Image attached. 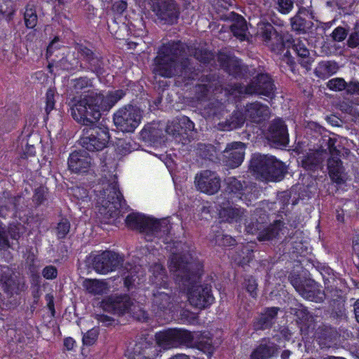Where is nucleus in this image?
<instances>
[{
  "label": "nucleus",
  "instance_id": "obj_4",
  "mask_svg": "<svg viewBox=\"0 0 359 359\" xmlns=\"http://www.w3.org/2000/svg\"><path fill=\"white\" fill-rule=\"evenodd\" d=\"M100 90L96 89L91 79L80 77L71 80L68 93L72 96L71 107L72 116L79 123L90 125L91 113L94 108L95 97L98 96Z\"/></svg>",
  "mask_w": 359,
  "mask_h": 359
},
{
  "label": "nucleus",
  "instance_id": "obj_60",
  "mask_svg": "<svg viewBox=\"0 0 359 359\" xmlns=\"http://www.w3.org/2000/svg\"><path fill=\"white\" fill-rule=\"evenodd\" d=\"M43 191L42 189L37 190L34 194V200L38 204H40L43 202Z\"/></svg>",
  "mask_w": 359,
  "mask_h": 359
},
{
  "label": "nucleus",
  "instance_id": "obj_42",
  "mask_svg": "<svg viewBox=\"0 0 359 359\" xmlns=\"http://www.w3.org/2000/svg\"><path fill=\"white\" fill-rule=\"evenodd\" d=\"M155 337H191L189 332L181 328H168L156 332Z\"/></svg>",
  "mask_w": 359,
  "mask_h": 359
},
{
  "label": "nucleus",
  "instance_id": "obj_2",
  "mask_svg": "<svg viewBox=\"0 0 359 359\" xmlns=\"http://www.w3.org/2000/svg\"><path fill=\"white\" fill-rule=\"evenodd\" d=\"M213 338H130L124 355L127 359H154L158 348H194L210 358L214 351Z\"/></svg>",
  "mask_w": 359,
  "mask_h": 359
},
{
  "label": "nucleus",
  "instance_id": "obj_5",
  "mask_svg": "<svg viewBox=\"0 0 359 359\" xmlns=\"http://www.w3.org/2000/svg\"><path fill=\"white\" fill-rule=\"evenodd\" d=\"M127 226L145 233V239L151 241L153 236L162 237L169 233L170 225L166 219L157 220L139 213H131L126 218Z\"/></svg>",
  "mask_w": 359,
  "mask_h": 359
},
{
  "label": "nucleus",
  "instance_id": "obj_54",
  "mask_svg": "<svg viewBox=\"0 0 359 359\" xmlns=\"http://www.w3.org/2000/svg\"><path fill=\"white\" fill-rule=\"evenodd\" d=\"M72 194L79 200L85 201L88 197V191L86 189L76 187L72 189Z\"/></svg>",
  "mask_w": 359,
  "mask_h": 359
},
{
  "label": "nucleus",
  "instance_id": "obj_49",
  "mask_svg": "<svg viewBox=\"0 0 359 359\" xmlns=\"http://www.w3.org/2000/svg\"><path fill=\"white\" fill-rule=\"evenodd\" d=\"M55 90L53 88H49L46 94V112L48 114L55 107Z\"/></svg>",
  "mask_w": 359,
  "mask_h": 359
},
{
  "label": "nucleus",
  "instance_id": "obj_50",
  "mask_svg": "<svg viewBox=\"0 0 359 359\" xmlns=\"http://www.w3.org/2000/svg\"><path fill=\"white\" fill-rule=\"evenodd\" d=\"M244 285L246 288V290L250 293V294L252 297H255L257 296V283L256 280L253 277H247L245 279Z\"/></svg>",
  "mask_w": 359,
  "mask_h": 359
},
{
  "label": "nucleus",
  "instance_id": "obj_61",
  "mask_svg": "<svg viewBox=\"0 0 359 359\" xmlns=\"http://www.w3.org/2000/svg\"><path fill=\"white\" fill-rule=\"evenodd\" d=\"M74 344V338H65L64 339V346L68 351L73 349Z\"/></svg>",
  "mask_w": 359,
  "mask_h": 359
},
{
  "label": "nucleus",
  "instance_id": "obj_40",
  "mask_svg": "<svg viewBox=\"0 0 359 359\" xmlns=\"http://www.w3.org/2000/svg\"><path fill=\"white\" fill-rule=\"evenodd\" d=\"M322 161L320 154L317 152L308 154L302 161V166L309 170L315 169Z\"/></svg>",
  "mask_w": 359,
  "mask_h": 359
},
{
  "label": "nucleus",
  "instance_id": "obj_27",
  "mask_svg": "<svg viewBox=\"0 0 359 359\" xmlns=\"http://www.w3.org/2000/svg\"><path fill=\"white\" fill-rule=\"evenodd\" d=\"M25 227L21 224H11L8 229L0 224V245L4 248H10L11 245L8 238V235L13 240H18L20 236L24 233Z\"/></svg>",
  "mask_w": 359,
  "mask_h": 359
},
{
  "label": "nucleus",
  "instance_id": "obj_7",
  "mask_svg": "<svg viewBox=\"0 0 359 359\" xmlns=\"http://www.w3.org/2000/svg\"><path fill=\"white\" fill-rule=\"evenodd\" d=\"M95 123L86 125L90 127L83 129V136L80 139L81 146L90 151L103 149L109 139L107 129L95 126Z\"/></svg>",
  "mask_w": 359,
  "mask_h": 359
},
{
  "label": "nucleus",
  "instance_id": "obj_3",
  "mask_svg": "<svg viewBox=\"0 0 359 359\" xmlns=\"http://www.w3.org/2000/svg\"><path fill=\"white\" fill-rule=\"evenodd\" d=\"M186 46L180 41L163 44L154 62L153 72L165 78L181 76L193 79L194 74L189 60L184 55Z\"/></svg>",
  "mask_w": 359,
  "mask_h": 359
},
{
  "label": "nucleus",
  "instance_id": "obj_59",
  "mask_svg": "<svg viewBox=\"0 0 359 359\" xmlns=\"http://www.w3.org/2000/svg\"><path fill=\"white\" fill-rule=\"evenodd\" d=\"M97 320L100 323H102L104 326H109L114 323V319L105 315L99 316Z\"/></svg>",
  "mask_w": 359,
  "mask_h": 359
},
{
  "label": "nucleus",
  "instance_id": "obj_31",
  "mask_svg": "<svg viewBox=\"0 0 359 359\" xmlns=\"http://www.w3.org/2000/svg\"><path fill=\"white\" fill-rule=\"evenodd\" d=\"M150 272L151 275L149 280L151 284L156 285V288L167 289L168 277L163 266L160 264H155L151 267Z\"/></svg>",
  "mask_w": 359,
  "mask_h": 359
},
{
  "label": "nucleus",
  "instance_id": "obj_17",
  "mask_svg": "<svg viewBox=\"0 0 359 359\" xmlns=\"http://www.w3.org/2000/svg\"><path fill=\"white\" fill-rule=\"evenodd\" d=\"M195 183L198 190L209 195L217 193L220 188V179L215 172L210 170H204L197 174Z\"/></svg>",
  "mask_w": 359,
  "mask_h": 359
},
{
  "label": "nucleus",
  "instance_id": "obj_55",
  "mask_svg": "<svg viewBox=\"0 0 359 359\" xmlns=\"http://www.w3.org/2000/svg\"><path fill=\"white\" fill-rule=\"evenodd\" d=\"M332 38L334 41H341L347 36V32L344 27H338L332 32Z\"/></svg>",
  "mask_w": 359,
  "mask_h": 359
},
{
  "label": "nucleus",
  "instance_id": "obj_33",
  "mask_svg": "<svg viewBox=\"0 0 359 359\" xmlns=\"http://www.w3.org/2000/svg\"><path fill=\"white\" fill-rule=\"evenodd\" d=\"M338 70V65L334 62H320L315 69L316 75L321 79L327 78L335 74Z\"/></svg>",
  "mask_w": 359,
  "mask_h": 359
},
{
  "label": "nucleus",
  "instance_id": "obj_14",
  "mask_svg": "<svg viewBox=\"0 0 359 359\" xmlns=\"http://www.w3.org/2000/svg\"><path fill=\"white\" fill-rule=\"evenodd\" d=\"M291 283L296 291L307 300L321 302L325 298L324 292L313 280H307L302 282L299 278H294L291 279Z\"/></svg>",
  "mask_w": 359,
  "mask_h": 359
},
{
  "label": "nucleus",
  "instance_id": "obj_30",
  "mask_svg": "<svg viewBox=\"0 0 359 359\" xmlns=\"http://www.w3.org/2000/svg\"><path fill=\"white\" fill-rule=\"evenodd\" d=\"M270 163L265 181L276 182L281 180L287 172L286 165L274 156H272Z\"/></svg>",
  "mask_w": 359,
  "mask_h": 359
},
{
  "label": "nucleus",
  "instance_id": "obj_46",
  "mask_svg": "<svg viewBox=\"0 0 359 359\" xmlns=\"http://www.w3.org/2000/svg\"><path fill=\"white\" fill-rule=\"evenodd\" d=\"M347 83L345 80L342 78H334L328 81L327 83V87L334 91H341L346 90Z\"/></svg>",
  "mask_w": 359,
  "mask_h": 359
},
{
  "label": "nucleus",
  "instance_id": "obj_24",
  "mask_svg": "<svg viewBox=\"0 0 359 359\" xmlns=\"http://www.w3.org/2000/svg\"><path fill=\"white\" fill-rule=\"evenodd\" d=\"M280 346L271 341L261 343L251 352L250 359H270L278 355Z\"/></svg>",
  "mask_w": 359,
  "mask_h": 359
},
{
  "label": "nucleus",
  "instance_id": "obj_39",
  "mask_svg": "<svg viewBox=\"0 0 359 359\" xmlns=\"http://www.w3.org/2000/svg\"><path fill=\"white\" fill-rule=\"evenodd\" d=\"M24 20L27 28L32 29L36 26L38 16L34 4H28L26 6L25 11L24 13Z\"/></svg>",
  "mask_w": 359,
  "mask_h": 359
},
{
  "label": "nucleus",
  "instance_id": "obj_19",
  "mask_svg": "<svg viewBox=\"0 0 359 359\" xmlns=\"http://www.w3.org/2000/svg\"><path fill=\"white\" fill-rule=\"evenodd\" d=\"M245 93L257 94L271 97L274 93V85L268 74H262L253 80L246 88Z\"/></svg>",
  "mask_w": 359,
  "mask_h": 359
},
{
  "label": "nucleus",
  "instance_id": "obj_22",
  "mask_svg": "<svg viewBox=\"0 0 359 359\" xmlns=\"http://www.w3.org/2000/svg\"><path fill=\"white\" fill-rule=\"evenodd\" d=\"M221 18L224 20L232 22L230 28L234 36L241 41L246 39L248 27L245 20L241 15L234 12H229L222 15Z\"/></svg>",
  "mask_w": 359,
  "mask_h": 359
},
{
  "label": "nucleus",
  "instance_id": "obj_35",
  "mask_svg": "<svg viewBox=\"0 0 359 359\" xmlns=\"http://www.w3.org/2000/svg\"><path fill=\"white\" fill-rule=\"evenodd\" d=\"M76 50L78 53L90 64L92 71L97 72L98 73L100 69V60L97 57H94L92 50L82 45H78Z\"/></svg>",
  "mask_w": 359,
  "mask_h": 359
},
{
  "label": "nucleus",
  "instance_id": "obj_36",
  "mask_svg": "<svg viewBox=\"0 0 359 359\" xmlns=\"http://www.w3.org/2000/svg\"><path fill=\"white\" fill-rule=\"evenodd\" d=\"M82 286L87 292L93 295L101 294L106 289L105 283L97 279L86 278L83 281Z\"/></svg>",
  "mask_w": 359,
  "mask_h": 359
},
{
  "label": "nucleus",
  "instance_id": "obj_1",
  "mask_svg": "<svg viewBox=\"0 0 359 359\" xmlns=\"http://www.w3.org/2000/svg\"><path fill=\"white\" fill-rule=\"evenodd\" d=\"M168 267L179 287L187 290L188 300L196 308L204 309L214 302L211 287L208 284L198 285L202 266L191 257L173 254Z\"/></svg>",
  "mask_w": 359,
  "mask_h": 359
},
{
  "label": "nucleus",
  "instance_id": "obj_8",
  "mask_svg": "<svg viewBox=\"0 0 359 359\" xmlns=\"http://www.w3.org/2000/svg\"><path fill=\"white\" fill-rule=\"evenodd\" d=\"M142 113L139 108L126 105L120 108L114 114V123L116 128L123 133H133L139 126Z\"/></svg>",
  "mask_w": 359,
  "mask_h": 359
},
{
  "label": "nucleus",
  "instance_id": "obj_29",
  "mask_svg": "<svg viewBox=\"0 0 359 359\" xmlns=\"http://www.w3.org/2000/svg\"><path fill=\"white\" fill-rule=\"evenodd\" d=\"M292 49L300 58L299 62L301 65L306 69H310L311 60L309 57V50L306 47V40L297 39L293 40Z\"/></svg>",
  "mask_w": 359,
  "mask_h": 359
},
{
  "label": "nucleus",
  "instance_id": "obj_11",
  "mask_svg": "<svg viewBox=\"0 0 359 359\" xmlns=\"http://www.w3.org/2000/svg\"><path fill=\"white\" fill-rule=\"evenodd\" d=\"M125 92L122 90H118L110 92L106 97L101 92H99L98 96L95 97L96 102L91 113V124L97 123L102 116V111H109L118 100L125 95Z\"/></svg>",
  "mask_w": 359,
  "mask_h": 359
},
{
  "label": "nucleus",
  "instance_id": "obj_52",
  "mask_svg": "<svg viewBox=\"0 0 359 359\" xmlns=\"http://www.w3.org/2000/svg\"><path fill=\"white\" fill-rule=\"evenodd\" d=\"M278 10L283 13H288L294 5V0H278Z\"/></svg>",
  "mask_w": 359,
  "mask_h": 359
},
{
  "label": "nucleus",
  "instance_id": "obj_20",
  "mask_svg": "<svg viewBox=\"0 0 359 359\" xmlns=\"http://www.w3.org/2000/svg\"><path fill=\"white\" fill-rule=\"evenodd\" d=\"M267 138L277 145L285 146L289 142L287 126L280 118L273 120L269 128Z\"/></svg>",
  "mask_w": 359,
  "mask_h": 359
},
{
  "label": "nucleus",
  "instance_id": "obj_62",
  "mask_svg": "<svg viewBox=\"0 0 359 359\" xmlns=\"http://www.w3.org/2000/svg\"><path fill=\"white\" fill-rule=\"evenodd\" d=\"M283 60L288 64L290 66H292L294 63V61L291 59L290 56V52L287 50V52L284 54Z\"/></svg>",
  "mask_w": 359,
  "mask_h": 359
},
{
  "label": "nucleus",
  "instance_id": "obj_25",
  "mask_svg": "<svg viewBox=\"0 0 359 359\" xmlns=\"http://www.w3.org/2000/svg\"><path fill=\"white\" fill-rule=\"evenodd\" d=\"M270 114L269 108L260 102H255L245 106V114L248 120L259 123L266 119Z\"/></svg>",
  "mask_w": 359,
  "mask_h": 359
},
{
  "label": "nucleus",
  "instance_id": "obj_18",
  "mask_svg": "<svg viewBox=\"0 0 359 359\" xmlns=\"http://www.w3.org/2000/svg\"><path fill=\"white\" fill-rule=\"evenodd\" d=\"M245 144L241 142H233L226 145L223 151V161L231 168L238 167L244 159Z\"/></svg>",
  "mask_w": 359,
  "mask_h": 359
},
{
  "label": "nucleus",
  "instance_id": "obj_45",
  "mask_svg": "<svg viewBox=\"0 0 359 359\" xmlns=\"http://www.w3.org/2000/svg\"><path fill=\"white\" fill-rule=\"evenodd\" d=\"M213 241L216 245L221 246H231L236 243L234 238L229 235H224L220 231L217 232Z\"/></svg>",
  "mask_w": 359,
  "mask_h": 359
},
{
  "label": "nucleus",
  "instance_id": "obj_10",
  "mask_svg": "<svg viewBox=\"0 0 359 359\" xmlns=\"http://www.w3.org/2000/svg\"><path fill=\"white\" fill-rule=\"evenodd\" d=\"M150 6L162 23L173 25L177 22L180 10L175 0H150Z\"/></svg>",
  "mask_w": 359,
  "mask_h": 359
},
{
  "label": "nucleus",
  "instance_id": "obj_13",
  "mask_svg": "<svg viewBox=\"0 0 359 359\" xmlns=\"http://www.w3.org/2000/svg\"><path fill=\"white\" fill-rule=\"evenodd\" d=\"M123 262V257L111 251H104L94 257L93 266L100 274H107L116 270Z\"/></svg>",
  "mask_w": 359,
  "mask_h": 359
},
{
  "label": "nucleus",
  "instance_id": "obj_51",
  "mask_svg": "<svg viewBox=\"0 0 359 359\" xmlns=\"http://www.w3.org/2000/svg\"><path fill=\"white\" fill-rule=\"evenodd\" d=\"M70 224L67 219H62L57 224L56 231L58 238H62L69 233Z\"/></svg>",
  "mask_w": 359,
  "mask_h": 359
},
{
  "label": "nucleus",
  "instance_id": "obj_48",
  "mask_svg": "<svg viewBox=\"0 0 359 359\" xmlns=\"http://www.w3.org/2000/svg\"><path fill=\"white\" fill-rule=\"evenodd\" d=\"M347 45L352 48L359 46V20L356 22L353 27V31L348 39Z\"/></svg>",
  "mask_w": 359,
  "mask_h": 359
},
{
  "label": "nucleus",
  "instance_id": "obj_41",
  "mask_svg": "<svg viewBox=\"0 0 359 359\" xmlns=\"http://www.w3.org/2000/svg\"><path fill=\"white\" fill-rule=\"evenodd\" d=\"M346 91L347 95L350 96L351 102L359 105V82L351 81L348 83Z\"/></svg>",
  "mask_w": 359,
  "mask_h": 359
},
{
  "label": "nucleus",
  "instance_id": "obj_58",
  "mask_svg": "<svg viewBox=\"0 0 359 359\" xmlns=\"http://www.w3.org/2000/svg\"><path fill=\"white\" fill-rule=\"evenodd\" d=\"M114 8L116 12L122 13L127 8V3L126 0H119L116 1L114 4Z\"/></svg>",
  "mask_w": 359,
  "mask_h": 359
},
{
  "label": "nucleus",
  "instance_id": "obj_63",
  "mask_svg": "<svg viewBox=\"0 0 359 359\" xmlns=\"http://www.w3.org/2000/svg\"><path fill=\"white\" fill-rule=\"evenodd\" d=\"M354 314L357 322L359 323V299L354 304Z\"/></svg>",
  "mask_w": 359,
  "mask_h": 359
},
{
  "label": "nucleus",
  "instance_id": "obj_6",
  "mask_svg": "<svg viewBox=\"0 0 359 359\" xmlns=\"http://www.w3.org/2000/svg\"><path fill=\"white\" fill-rule=\"evenodd\" d=\"M122 200L123 196L114 178L111 183L104 186L97 201L98 212L105 222H107V219L118 215Z\"/></svg>",
  "mask_w": 359,
  "mask_h": 359
},
{
  "label": "nucleus",
  "instance_id": "obj_64",
  "mask_svg": "<svg viewBox=\"0 0 359 359\" xmlns=\"http://www.w3.org/2000/svg\"><path fill=\"white\" fill-rule=\"evenodd\" d=\"M169 359H190L189 357L185 354H177Z\"/></svg>",
  "mask_w": 359,
  "mask_h": 359
},
{
  "label": "nucleus",
  "instance_id": "obj_57",
  "mask_svg": "<svg viewBox=\"0 0 359 359\" xmlns=\"http://www.w3.org/2000/svg\"><path fill=\"white\" fill-rule=\"evenodd\" d=\"M196 92L198 100H202L208 96L209 89L206 85H198L196 86Z\"/></svg>",
  "mask_w": 359,
  "mask_h": 359
},
{
  "label": "nucleus",
  "instance_id": "obj_9",
  "mask_svg": "<svg viewBox=\"0 0 359 359\" xmlns=\"http://www.w3.org/2000/svg\"><path fill=\"white\" fill-rule=\"evenodd\" d=\"M104 309L108 311L117 315H123L132 311L133 316L139 321H144L148 318L147 313L137 309V311H133L135 306L133 305L132 299L128 295L110 296L104 303Z\"/></svg>",
  "mask_w": 359,
  "mask_h": 359
},
{
  "label": "nucleus",
  "instance_id": "obj_32",
  "mask_svg": "<svg viewBox=\"0 0 359 359\" xmlns=\"http://www.w3.org/2000/svg\"><path fill=\"white\" fill-rule=\"evenodd\" d=\"M243 215V211L241 208L229 205L222 207L219 211V218L227 222H238Z\"/></svg>",
  "mask_w": 359,
  "mask_h": 359
},
{
  "label": "nucleus",
  "instance_id": "obj_47",
  "mask_svg": "<svg viewBox=\"0 0 359 359\" xmlns=\"http://www.w3.org/2000/svg\"><path fill=\"white\" fill-rule=\"evenodd\" d=\"M225 182L229 192L238 193L243 189V183L233 177H227Z\"/></svg>",
  "mask_w": 359,
  "mask_h": 359
},
{
  "label": "nucleus",
  "instance_id": "obj_53",
  "mask_svg": "<svg viewBox=\"0 0 359 359\" xmlns=\"http://www.w3.org/2000/svg\"><path fill=\"white\" fill-rule=\"evenodd\" d=\"M345 340L350 341H347L350 345V352L359 358V338H344L343 343Z\"/></svg>",
  "mask_w": 359,
  "mask_h": 359
},
{
  "label": "nucleus",
  "instance_id": "obj_23",
  "mask_svg": "<svg viewBox=\"0 0 359 359\" xmlns=\"http://www.w3.org/2000/svg\"><path fill=\"white\" fill-rule=\"evenodd\" d=\"M273 156L255 154L251 158L250 168L255 172L257 178L265 181L267 170L270 168V163Z\"/></svg>",
  "mask_w": 359,
  "mask_h": 359
},
{
  "label": "nucleus",
  "instance_id": "obj_21",
  "mask_svg": "<svg viewBox=\"0 0 359 359\" xmlns=\"http://www.w3.org/2000/svg\"><path fill=\"white\" fill-rule=\"evenodd\" d=\"M91 165V158L86 151H74L68 160L69 168L76 173L86 172Z\"/></svg>",
  "mask_w": 359,
  "mask_h": 359
},
{
  "label": "nucleus",
  "instance_id": "obj_15",
  "mask_svg": "<svg viewBox=\"0 0 359 359\" xmlns=\"http://www.w3.org/2000/svg\"><path fill=\"white\" fill-rule=\"evenodd\" d=\"M283 223L280 220L276 221L269 226L263 225L258 222H252L246 225V231L248 233L256 234L260 241H266L276 238L282 229Z\"/></svg>",
  "mask_w": 359,
  "mask_h": 359
},
{
  "label": "nucleus",
  "instance_id": "obj_34",
  "mask_svg": "<svg viewBox=\"0 0 359 359\" xmlns=\"http://www.w3.org/2000/svg\"><path fill=\"white\" fill-rule=\"evenodd\" d=\"M248 120L245 114L240 111H234L229 118L226 119L224 124V130H231L241 128L245 121Z\"/></svg>",
  "mask_w": 359,
  "mask_h": 359
},
{
  "label": "nucleus",
  "instance_id": "obj_38",
  "mask_svg": "<svg viewBox=\"0 0 359 359\" xmlns=\"http://www.w3.org/2000/svg\"><path fill=\"white\" fill-rule=\"evenodd\" d=\"M4 201L0 202V215L1 217H6L7 212L9 210H13L16 208L17 204L20 200V197H12L10 196L8 193L5 194Z\"/></svg>",
  "mask_w": 359,
  "mask_h": 359
},
{
  "label": "nucleus",
  "instance_id": "obj_37",
  "mask_svg": "<svg viewBox=\"0 0 359 359\" xmlns=\"http://www.w3.org/2000/svg\"><path fill=\"white\" fill-rule=\"evenodd\" d=\"M182 125H184L186 130H193L194 128V124L190 119L187 116L182 117L178 122H172L170 124L168 125L166 128V132L168 134H171L172 135H175L176 134L180 133V126Z\"/></svg>",
  "mask_w": 359,
  "mask_h": 359
},
{
  "label": "nucleus",
  "instance_id": "obj_26",
  "mask_svg": "<svg viewBox=\"0 0 359 359\" xmlns=\"http://www.w3.org/2000/svg\"><path fill=\"white\" fill-rule=\"evenodd\" d=\"M331 156L327 160L329 175L332 181L337 184L342 182L344 167L339 158V151L336 149L330 151Z\"/></svg>",
  "mask_w": 359,
  "mask_h": 359
},
{
  "label": "nucleus",
  "instance_id": "obj_43",
  "mask_svg": "<svg viewBox=\"0 0 359 359\" xmlns=\"http://www.w3.org/2000/svg\"><path fill=\"white\" fill-rule=\"evenodd\" d=\"M291 309L292 313L296 316L298 320L302 323L309 322L312 318L307 309L302 304H298L297 305V307L292 308Z\"/></svg>",
  "mask_w": 359,
  "mask_h": 359
},
{
  "label": "nucleus",
  "instance_id": "obj_44",
  "mask_svg": "<svg viewBox=\"0 0 359 359\" xmlns=\"http://www.w3.org/2000/svg\"><path fill=\"white\" fill-rule=\"evenodd\" d=\"M291 26L294 31L297 32H306L309 26L308 22L299 14L291 18Z\"/></svg>",
  "mask_w": 359,
  "mask_h": 359
},
{
  "label": "nucleus",
  "instance_id": "obj_16",
  "mask_svg": "<svg viewBox=\"0 0 359 359\" xmlns=\"http://www.w3.org/2000/svg\"><path fill=\"white\" fill-rule=\"evenodd\" d=\"M174 297L167 288H156L153 291L152 311L156 316H163L172 311L174 306Z\"/></svg>",
  "mask_w": 359,
  "mask_h": 359
},
{
  "label": "nucleus",
  "instance_id": "obj_28",
  "mask_svg": "<svg viewBox=\"0 0 359 359\" xmlns=\"http://www.w3.org/2000/svg\"><path fill=\"white\" fill-rule=\"evenodd\" d=\"M280 309L278 307L267 308L254 323V329L262 330L270 327L276 321L277 314Z\"/></svg>",
  "mask_w": 359,
  "mask_h": 359
},
{
  "label": "nucleus",
  "instance_id": "obj_56",
  "mask_svg": "<svg viewBox=\"0 0 359 359\" xmlns=\"http://www.w3.org/2000/svg\"><path fill=\"white\" fill-rule=\"evenodd\" d=\"M42 275L46 279H54L57 275V269L53 266H47L43 269Z\"/></svg>",
  "mask_w": 359,
  "mask_h": 359
},
{
  "label": "nucleus",
  "instance_id": "obj_12",
  "mask_svg": "<svg viewBox=\"0 0 359 359\" xmlns=\"http://www.w3.org/2000/svg\"><path fill=\"white\" fill-rule=\"evenodd\" d=\"M257 35L265 42L271 51L279 54L283 50L285 43L283 38L271 24L264 22H259L257 25Z\"/></svg>",
  "mask_w": 359,
  "mask_h": 359
}]
</instances>
